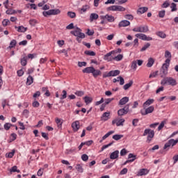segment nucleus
<instances>
[{
    "instance_id": "nucleus-1",
    "label": "nucleus",
    "mask_w": 178,
    "mask_h": 178,
    "mask_svg": "<svg viewBox=\"0 0 178 178\" xmlns=\"http://www.w3.org/2000/svg\"><path fill=\"white\" fill-rule=\"evenodd\" d=\"M161 86H172L175 87V86H177V81L172 77H165L161 81Z\"/></svg>"
},
{
    "instance_id": "nucleus-2",
    "label": "nucleus",
    "mask_w": 178,
    "mask_h": 178,
    "mask_svg": "<svg viewBox=\"0 0 178 178\" xmlns=\"http://www.w3.org/2000/svg\"><path fill=\"white\" fill-rule=\"evenodd\" d=\"M120 74V70H111L109 72H104L103 74V79H106V77H115L116 76H119Z\"/></svg>"
},
{
    "instance_id": "nucleus-3",
    "label": "nucleus",
    "mask_w": 178,
    "mask_h": 178,
    "mask_svg": "<svg viewBox=\"0 0 178 178\" xmlns=\"http://www.w3.org/2000/svg\"><path fill=\"white\" fill-rule=\"evenodd\" d=\"M147 134V141H149V143H151V141H152V138H154V136H155V132L154 131V130L147 129L144 131L143 136H145Z\"/></svg>"
},
{
    "instance_id": "nucleus-4",
    "label": "nucleus",
    "mask_w": 178,
    "mask_h": 178,
    "mask_svg": "<svg viewBox=\"0 0 178 178\" xmlns=\"http://www.w3.org/2000/svg\"><path fill=\"white\" fill-rule=\"evenodd\" d=\"M177 143V139H170L164 145L163 149H166L168 151L169 150V148H170V147H175V145H176Z\"/></svg>"
},
{
    "instance_id": "nucleus-5",
    "label": "nucleus",
    "mask_w": 178,
    "mask_h": 178,
    "mask_svg": "<svg viewBox=\"0 0 178 178\" xmlns=\"http://www.w3.org/2000/svg\"><path fill=\"white\" fill-rule=\"evenodd\" d=\"M169 68V65L163 64L161 68L160 69L159 76L163 79V77H166V74H168V69Z\"/></svg>"
},
{
    "instance_id": "nucleus-6",
    "label": "nucleus",
    "mask_w": 178,
    "mask_h": 178,
    "mask_svg": "<svg viewBox=\"0 0 178 178\" xmlns=\"http://www.w3.org/2000/svg\"><path fill=\"white\" fill-rule=\"evenodd\" d=\"M133 31L135 33H148L149 31V29H148V26H140L137 28H134Z\"/></svg>"
},
{
    "instance_id": "nucleus-7",
    "label": "nucleus",
    "mask_w": 178,
    "mask_h": 178,
    "mask_svg": "<svg viewBox=\"0 0 178 178\" xmlns=\"http://www.w3.org/2000/svg\"><path fill=\"white\" fill-rule=\"evenodd\" d=\"M130 108L129 104H127L123 108H120L118 111V116H124V115H127L129 113V111Z\"/></svg>"
},
{
    "instance_id": "nucleus-8",
    "label": "nucleus",
    "mask_w": 178,
    "mask_h": 178,
    "mask_svg": "<svg viewBox=\"0 0 178 178\" xmlns=\"http://www.w3.org/2000/svg\"><path fill=\"white\" fill-rule=\"evenodd\" d=\"M135 37L140 38V40H143V41H152V38L147 37V35L144 33H137L135 35Z\"/></svg>"
},
{
    "instance_id": "nucleus-9",
    "label": "nucleus",
    "mask_w": 178,
    "mask_h": 178,
    "mask_svg": "<svg viewBox=\"0 0 178 178\" xmlns=\"http://www.w3.org/2000/svg\"><path fill=\"white\" fill-rule=\"evenodd\" d=\"M155 108L153 106H150L149 107L145 108V110H141L140 113L143 116H145L149 113H152L154 112Z\"/></svg>"
},
{
    "instance_id": "nucleus-10",
    "label": "nucleus",
    "mask_w": 178,
    "mask_h": 178,
    "mask_svg": "<svg viewBox=\"0 0 178 178\" xmlns=\"http://www.w3.org/2000/svg\"><path fill=\"white\" fill-rule=\"evenodd\" d=\"M72 128L73 131H74V132L79 131V130L80 129V122L75 121V122H72Z\"/></svg>"
},
{
    "instance_id": "nucleus-11",
    "label": "nucleus",
    "mask_w": 178,
    "mask_h": 178,
    "mask_svg": "<svg viewBox=\"0 0 178 178\" xmlns=\"http://www.w3.org/2000/svg\"><path fill=\"white\" fill-rule=\"evenodd\" d=\"M113 54H115V51H112L107 53L106 55H104V60H107L108 62H111V60L113 59V58H112V55H113Z\"/></svg>"
},
{
    "instance_id": "nucleus-12",
    "label": "nucleus",
    "mask_w": 178,
    "mask_h": 178,
    "mask_svg": "<svg viewBox=\"0 0 178 178\" xmlns=\"http://www.w3.org/2000/svg\"><path fill=\"white\" fill-rule=\"evenodd\" d=\"M100 19L102 20H104V19H106V20H108L110 23L115 22V17L109 15H106L105 16L102 15Z\"/></svg>"
},
{
    "instance_id": "nucleus-13",
    "label": "nucleus",
    "mask_w": 178,
    "mask_h": 178,
    "mask_svg": "<svg viewBox=\"0 0 178 178\" xmlns=\"http://www.w3.org/2000/svg\"><path fill=\"white\" fill-rule=\"evenodd\" d=\"M76 30L75 31H72L70 32L71 34H72V35H74V37H79V35H80V34H84V33L81 32V29L79 27L76 28Z\"/></svg>"
},
{
    "instance_id": "nucleus-14",
    "label": "nucleus",
    "mask_w": 178,
    "mask_h": 178,
    "mask_svg": "<svg viewBox=\"0 0 178 178\" xmlns=\"http://www.w3.org/2000/svg\"><path fill=\"white\" fill-rule=\"evenodd\" d=\"M127 26H130V22L129 20H122L118 24V27H127Z\"/></svg>"
},
{
    "instance_id": "nucleus-15",
    "label": "nucleus",
    "mask_w": 178,
    "mask_h": 178,
    "mask_svg": "<svg viewBox=\"0 0 178 178\" xmlns=\"http://www.w3.org/2000/svg\"><path fill=\"white\" fill-rule=\"evenodd\" d=\"M149 171L145 168H142L139 170L138 172L137 176H145L146 175H148Z\"/></svg>"
},
{
    "instance_id": "nucleus-16",
    "label": "nucleus",
    "mask_w": 178,
    "mask_h": 178,
    "mask_svg": "<svg viewBox=\"0 0 178 178\" xmlns=\"http://www.w3.org/2000/svg\"><path fill=\"white\" fill-rule=\"evenodd\" d=\"M119 158V150H115L110 154V159H118Z\"/></svg>"
},
{
    "instance_id": "nucleus-17",
    "label": "nucleus",
    "mask_w": 178,
    "mask_h": 178,
    "mask_svg": "<svg viewBox=\"0 0 178 178\" xmlns=\"http://www.w3.org/2000/svg\"><path fill=\"white\" fill-rule=\"evenodd\" d=\"M111 115V113L105 112L101 117V120H104V122H106L109 119V116Z\"/></svg>"
},
{
    "instance_id": "nucleus-18",
    "label": "nucleus",
    "mask_w": 178,
    "mask_h": 178,
    "mask_svg": "<svg viewBox=\"0 0 178 178\" xmlns=\"http://www.w3.org/2000/svg\"><path fill=\"white\" fill-rule=\"evenodd\" d=\"M145 12H148L147 7H140L137 10L138 15H143V13H145Z\"/></svg>"
},
{
    "instance_id": "nucleus-19",
    "label": "nucleus",
    "mask_w": 178,
    "mask_h": 178,
    "mask_svg": "<svg viewBox=\"0 0 178 178\" xmlns=\"http://www.w3.org/2000/svg\"><path fill=\"white\" fill-rule=\"evenodd\" d=\"M154 99H148L144 104H143V108L145 109L147 106H149L152 104H154Z\"/></svg>"
},
{
    "instance_id": "nucleus-20",
    "label": "nucleus",
    "mask_w": 178,
    "mask_h": 178,
    "mask_svg": "<svg viewBox=\"0 0 178 178\" xmlns=\"http://www.w3.org/2000/svg\"><path fill=\"white\" fill-rule=\"evenodd\" d=\"M92 74L93 77L96 79L97 76H101V74H102V72L99 70H95V68H93V72H92Z\"/></svg>"
},
{
    "instance_id": "nucleus-21",
    "label": "nucleus",
    "mask_w": 178,
    "mask_h": 178,
    "mask_svg": "<svg viewBox=\"0 0 178 178\" xmlns=\"http://www.w3.org/2000/svg\"><path fill=\"white\" fill-rule=\"evenodd\" d=\"M15 29H17L18 33H26V31H27V27L23 26H19V27L15 26Z\"/></svg>"
},
{
    "instance_id": "nucleus-22",
    "label": "nucleus",
    "mask_w": 178,
    "mask_h": 178,
    "mask_svg": "<svg viewBox=\"0 0 178 178\" xmlns=\"http://www.w3.org/2000/svg\"><path fill=\"white\" fill-rule=\"evenodd\" d=\"M82 72H83V73H88V74L92 73V72H94V67H86L85 69H83L82 70Z\"/></svg>"
},
{
    "instance_id": "nucleus-23",
    "label": "nucleus",
    "mask_w": 178,
    "mask_h": 178,
    "mask_svg": "<svg viewBox=\"0 0 178 178\" xmlns=\"http://www.w3.org/2000/svg\"><path fill=\"white\" fill-rule=\"evenodd\" d=\"M127 102H129V97H124L120 100L119 105H126Z\"/></svg>"
},
{
    "instance_id": "nucleus-24",
    "label": "nucleus",
    "mask_w": 178,
    "mask_h": 178,
    "mask_svg": "<svg viewBox=\"0 0 178 178\" xmlns=\"http://www.w3.org/2000/svg\"><path fill=\"white\" fill-rule=\"evenodd\" d=\"M99 17L98 14L97 13H91L90 15V22H94V20H97Z\"/></svg>"
},
{
    "instance_id": "nucleus-25",
    "label": "nucleus",
    "mask_w": 178,
    "mask_h": 178,
    "mask_svg": "<svg viewBox=\"0 0 178 178\" xmlns=\"http://www.w3.org/2000/svg\"><path fill=\"white\" fill-rule=\"evenodd\" d=\"M33 81H34V79L33 78V76H31V75H29L26 79V86H31Z\"/></svg>"
},
{
    "instance_id": "nucleus-26",
    "label": "nucleus",
    "mask_w": 178,
    "mask_h": 178,
    "mask_svg": "<svg viewBox=\"0 0 178 178\" xmlns=\"http://www.w3.org/2000/svg\"><path fill=\"white\" fill-rule=\"evenodd\" d=\"M155 63V60L152 58H149L148 59V62L147 63V67H152V65Z\"/></svg>"
},
{
    "instance_id": "nucleus-27",
    "label": "nucleus",
    "mask_w": 178,
    "mask_h": 178,
    "mask_svg": "<svg viewBox=\"0 0 178 178\" xmlns=\"http://www.w3.org/2000/svg\"><path fill=\"white\" fill-rule=\"evenodd\" d=\"M83 99L86 105H88V104H91V102H92V98L88 96L84 97Z\"/></svg>"
},
{
    "instance_id": "nucleus-28",
    "label": "nucleus",
    "mask_w": 178,
    "mask_h": 178,
    "mask_svg": "<svg viewBox=\"0 0 178 178\" xmlns=\"http://www.w3.org/2000/svg\"><path fill=\"white\" fill-rule=\"evenodd\" d=\"M86 38V34L80 33V35L76 36V41L80 44L81 42V39Z\"/></svg>"
},
{
    "instance_id": "nucleus-29",
    "label": "nucleus",
    "mask_w": 178,
    "mask_h": 178,
    "mask_svg": "<svg viewBox=\"0 0 178 178\" xmlns=\"http://www.w3.org/2000/svg\"><path fill=\"white\" fill-rule=\"evenodd\" d=\"M85 55H88L89 56H95V51L86 50L84 51Z\"/></svg>"
},
{
    "instance_id": "nucleus-30",
    "label": "nucleus",
    "mask_w": 178,
    "mask_h": 178,
    "mask_svg": "<svg viewBox=\"0 0 178 178\" xmlns=\"http://www.w3.org/2000/svg\"><path fill=\"white\" fill-rule=\"evenodd\" d=\"M133 80L129 81V83H126L124 86L123 88L124 90H129L130 87H131V86H133Z\"/></svg>"
},
{
    "instance_id": "nucleus-31",
    "label": "nucleus",
    "mask_w": 178,
    "mask_h": 178,
    "mask_svg": "<svg viewBox=\"0 0 178 178\" xmlns=\"http://www.w3.org/2000/svg\"><path fill=\"white\" fill-rule=\"evenodd\" d=\"M156 35H158V37H160L161 38H166V34L163 31H158L157 33H156Z\"/></svg>"
},
{
    "instance_id": "nucleus-32",
    "label": "nucleus",
    "mask_w": 178,
    "mask_h": 178,
    "mask_svg": "<svg viewBox=\"0 0 178 178\" xmlns=\"http://www.w3.org/2000/svg\"><path fill=\"white\" fill-rule=\"evenodd\" d=\"M76 169L77 172H79V173H83V172H84V170L83 169V166H81V165L80 164H77L76 165Z\"/></svg>"
},
{
    "instance_id": "nucleus-33",
    "label": "nucleus",
    "mask_w": 178,
    "mask_h": 178,
    "mask_svg": "<svg viewBox=\"0 0 178 178\" xmlns=\"http://www.w3.org/2000/svg\"><path fill=\"white\" fill-rule=\"evenodd\" d=\"M113 60H116V62H119L123 59V56L122 54H118V56L113 58Z\"/></svg>"
},
{
    "instance_id": "nucleus-34",
    "label": "nucleus",
    "mask_w": 178,
    "mask_h": 178,
    "mask_svg": "<svg viewBox=\"0 0 178 178\" xmlns=\"http://www.w3.org/2000/svg\"><path fill=\"white\" fill-rule=\"evenodd\" d=\"M150 47H151V44L147 43L142 47V49H140V52H144V51H147V49H148V48H149Z\"/></svg>"
},
{
    "instance_id": "nucleus-35",
    "label": "nucleus",
    "mask_w": 178,
    "mask_h": 178,
    "mask_svg": "<svg viewBox=\"0 0 178 178\" xmlns=\"http://www.w3.org/2000/svg\"><path fill=\"white\" fill-rule=\"evenodd\" d=\"M124 10H126V8H124L123 6H116L115 12H124Z\"/></svg>"
},
{
    "instance_id": "nucleus-36",
    "label": "nucleus",
    "mask_w": 178,
    "mask_h": 178,
    "mask_svg": "<svg viewBox=\"0 0 178 178\" xmlns=\"http://www.w3.org/2000/svg\"><path fill=\"white\" fill-rule=\"evenodd\" d=\"M10 173H13L15 172H17V173H20V170H17V166L14 165L12 167V168L10 170Z\"/></svg>"
},
{
    "instance_id": "nucleus-37",
    "label": "nucleus",
    "mask_w": 178,
    "mask_h": 178,
    "mask_svg": "<svg viewBox=\"0 0 178 178\" xmlns=\"http://www.w3.org/2000/svg\"><path fill=\"white\" fill-rule=\"evenodd\" d=\"M113 133H115V131H108L102 137V140H106V138H108V137H109V136H111V134H113Z\"/></svg>"
},
{
    "instance_id": "nucleus-38",
    "label": "nucleus",
    "mask_w": 178,
    "mask_h": 178,
    "mask_svg": "<svg viewBox=\"0 0 178 178\" xmlns=\"http://www.w3.org/2000/svg\"><path fill=\"white\" fill-rule=\"evenodd\" d=\"M50 10L51 12V15H59L60 13V10L59 9H51Z\"/></svg>"
},
{
    "instance_id": "nucleus-39",
    "label": "nucleus",
    "mask_w": 178,
    "mask_h": 178,
    "mask_svg": "<svg viewBox=\"0 0 178 178\" xmlns=\"http://www.w3.org/2000/svg\"><path fill=\"white\" fill-rule=\"evenodd\" d=\"M121 138H123V135L115 134L113 136V139L115 140V141H118V140H120Z\"/></svg>"
},
{
    "instance_id": "nucleus-40",
    "label": "nucleus",
    "mask_w": 178,
    "mask_h": 178,
    "mask_svg": "<svg viewBox=\"0 0 178 178\" xmlns=\"http://www.w3.org/2000/svg\"><path fill=\"white\" fill-rule=\"evenodd\" d=\"M67 15L71 19H74V17H76V13L74 12L69 11L67 12Z\"/></svg>"
},
{
    "instance_id": "nucleus-41",
    "label": "nucleus",
    "mask_w": 178,
    "mask_h": 178,
    "mask_svg": "<svg viewBox=\"0 0 178 178\" xmlns=\"http://www.w3.org/2000/svg\"><path fill=\"white\" fill-rule=\"evenodd\" d=\"M125 122V120L124 118H121L119 120H117V126H123L124 123Z\"/></svg>"
},
{
    "instance_id": "nucleus-42",
    "label": "nucleus",
    "mask_w": 178,
    "mask_h": 178,
    "mask_svg": "<svg viewBox=\"0 0 178 178\" xmlns=\"http://www.w3.org/2000/svg\"><path fill=\"white\" fill-rule=\"evenodd\" d=\"M117 81H120V86H123L124 84V79L121 76L117 78Z\"/></svg>"
},
{
    "instance_id": "nucleus-43",
    "label": "nucleus",
    "mask_w": 178,
    "mask_h": 178,
    "mask_svg": "<svg viewBox=\"0 0 178 178\" xmlns=\"http://www.w3.org/2000/svg\"><path fill=\"white\" fill-rule=\"evenodd\" d=\"M2 24L3 27H6V26H9V24H10V21L8 19H4L2 22Z\"/></svg>"
},
{
    "instance_id": "nucleus-44",
    "label": "nucleus",
    "mask_w": 178,
    "mask_h": 178,
    "mask_svg": "<svg viewBox=\"0 0 178 178\" xmlns=\"http://www.w3.org/2000/svg\"><path fill=\"white\" fill-rule=\"evenodd\" d=\"M169 6H170V3L169 2V0H166L161 5V8H169Z\"/></svg>"
},
{
    "instance_id": "nucleus-45",
    "label": "nucleus",
    "mask_w": 178,
    "mask_h": 178,
    "mask_svg": "<svg viewBox=\"0 0 178 178\" xmlns=\"http://www.w3.org/2000/svg\"><path fill=\"white\" fill-rule=\"evenodd\" d=\"M15 149H13L12 152L6 154V158H13L15 155Z\"/></svg>"
},
{
    "instance_id": "nucleus-46",
    "label": "nucleus",
    "mask_w": 178,
    "mask_h": 178,
    "mask_svg": "<svg viewBox=\"0 0 178 178\" xmlns=\"http://www.w3.org/2000/svg\"><path fill=\"white\" fill-rule=\"evenodd\" d=\"M165 124H166V121H162L158 127V131H161V130H162L163 127H165Z\"/></svg>"
},
{
    "instance_id": "nucleus-47",
    "label": "nucleus",
    "mask_w": 178,
    "mask_h": 178,
    "mask_svg": "<svg viewBox=\"0 0 178 178\" xmlns=\"http://www.w3.org/2000/svg\"><path fill=\"white\" fill-rule=\"evenodd\" d=\"M171 12H176L177 10V6L175 3H171Z\"/></svg>"
},
{
    "instance_id": "nucleus-48",
    "label": "nucleus",
    "mask_w": 178,
    "mask_h": 178,
    "mask_svg": "<svg viewBox=\"0 0 178 178\" xmlns=\"http://www.w3.org/2000/svg\"><path fill=\"white\" fill-rule=\"evenodd\" d=\"M21 65L22 66H26L27 65V57H24L21 59Z\"/></svg>"
},
{
    "instance_id": "nucleus-49",
    "label": "nucleus",
    "mask_w": 178,
    "mask_h": 178,
    "mask_svg": "<svg viewBox=\"0 0 178 178\" xmlns=\"http://www.w3.org/2000/svg\"><path fill=\"white\" fill-rule=\"evenodd\" d=\"M42 15L44 17L52 15L51 10H49L48 11H43Z\"/></svg>"
},
{
    "instance_id": "nucleus-50",
    "label": "nucleus",
    "mask_w": 178,
    "mask_h": 178,
    "mask_svg": "<svg viewBox=\"0 0 178 178\" xmlns=\"http://www.w3.org/2000/svg\"><path fill=\"white\" fill-rule=\"evenodd\" d=\"M75 95H77V97H83L84 95V91L83 90H77L74 92Z\"/></svg>"
},
{
    "instance_id": "nucleus-51",
    "label": "nucleus",
    "mask_w": 178,
    "mask_h": 178,
    "mask_svg": "<svg viewBox=\"0 0 178 178\" xmlns=\"http://www.w3.org/2000/svg\"><path fill=\"white\" fill-rule=\"evenodd\" d=\"M16 44H17L16 40H13L10 43L9 48H15V47H16Z\"/></svg>"
},
{
    "instance_id": "nucleus-52",
    "label": "nucleus",
    "mask_w": 178,
    "mask_h": 178,
    "mask_svg": "<svg viewBox=\"0 0 178 178\" xmlns=\"http://www.w3.org/2000/svg\"><path fill=\"white\" fill-rule=\"evenodd\" d=\"M165 13H166V11L165 10H162L159 12V17L161 19L165 17Z\"/></svg>"
},
{
    "instance_id": "nucleus-53",
    "label": "nucleus",
    "mask_w": 178,
    "mask_h": 178,
    "mask_svg": "<svg viewBox=\"0 0 178 178\" xmlns=\"http://www.w3.org/2000/svg\"><path fill=\"white\" fill-rule=\"evenodd\" d=\"M12 126H15V125L10 124L9 122H7L4 124V129L8 131V130H9V129H10V127H12Z\"/></svg>"
},
{
    "instance_id": "nucleus-54",
    "label": "nucleus",
    "mask_w": 178,
    "mask_h": 178,
    "mask_svg": "<svg viewBox=\"0 0 178 178\" xmlns=\"http://www.w3.org/2000/svg\"><path fill=\"white\" fill-rule=\"evenodd\" d=\"M131 67L134 70H136L137 69V61L136 60L132 61Z\"/></svg>"
},
{
    "instance_id": "nucleus-55",
    "label": "nucleus",
    "mask_w": 178,
    "mask_h": 178,
    "mask_svg": "<svg viewBox=\"0 0 178 178\" xmlns=\"http://www.w3.org/2000/svg\"><path fill=\"white\" fill-rule=\"evenodd\" d=\"M90 9V6L85 5L81 8V12H87V10Z\"/></svg>"
},
{
    "instance_id": "nucleus-56",
    "label": "nucleus",
    "mask_w": 178,
    "mask_h": 178,
    "mask_svg": "<svg viewBox=\"0 0 178 178\" xmlns=\"http://www.w3.org/2000/svg\"><path fill=\"white\" fill-rule=\"evenodd\" d=\"M124 19H127V20H133L134 17L132 15L127 14L124 15Z\"/></svg>"
},
{
    "instance_id": "nucleus-57",
    "label": "nucleus",
    "mask_w": 178,
    "mask_h": 178,
    "mask_svg": "<svg viewBox=\"0 0 178 178\" xmlns=\"http://www.w3.org/2000/svg\"><path fill=\"white\" fill-rule=\"evenodd\" d=\"M56 123L58 127H62V121L60 118H56Z\"/></svg>"
},
{
    "instance_id": "nucleus-58",
    "label": "nucleus",
    "mask_w": 178,
    "mask_h": 178,
    "mask_svg": "<svg viewBox=\"0 0 178 178\" xmlns=\"http://www.w3.org/2000/svg\"><path fill=\"white\" fill-rule=\"evenodd\" d=\"M30 113V111H29V110L25 109L22 112V115L25 117V118H29V114Z\"/></svg>"
},
{
    "instance_id": "nucleus-59",
    "label": "nucleus",
    "mask_w": 178,
    "mask_h": 178,
    "mask_svg": "<svg viewBox=\"0 0 178 178\" xmlns=\"http://www.w3.org/2000/svg\"><path fill=\"white\" fill-rule=\"evenodd\" d=\"M125 155H127V150L125 148H124L120 151V156H124Z\"/></svg>"
},
{
    "instance_id": "nucleus-60",
    "label": "nucleus",
    "mask_w": 178,
    "mask_h": 178,
    "mask_svg": "<svg viewBox=\"0 0 178 178\" xmlns=\"http://www.w3.org/2000/svg\"><path fill=\"white\" fill-rule=\"evenodd\" d=\"M67 92H66V90H63V95L60 97V99H65V98H67Z\"/></svg>"
},
{
    "instance_id": "nucleus-61",
    "label": "nucleus",
    "mask_w": 178,
    "mask_h": 178,
    "mask_svg": "<svg viewBox=\"0 0 178 178\" xmlns=\"http://www.w3.org/2000/svg\"><path fill=\"white\" fill-rule=\"evenodd\" d=\"M81 159L82 161H83L84 162H87V161H88V156L86 154H82L81 156Z\"/></svg>"
},
{
    "instance_id": "nucleus-62",
    "label": "nucleus",
    "mask_w": 178,
    "mask_h": 178,
    "mask_svg": "<svg viewBox=\"0 0 178 178\" xmlns=\"http://www.w3.org/2000/svg\"><path fill=\"white\" fill-rule=\"evenodd\" d=\"M138 122H139V120H138V119H137V118L134 119V120H132V126H134V127H136L137 123H138Z\"/></svg>"
},
{
    "instance_id": "nucleus-63",
    "label": "nucleus",
    "mask_w": 178,
    "mask_h": 178,
    "mask_svg": "<svg viewBox=\"0 0 178 178\" xmlns=\"http://www.w3.org/2000/svg\"><path fill=\"white\" fill-rule=\"evenodd\" d=\"M29 24L31 26H35V24H37V20L34 19L29 20Z\"/></svg>"
},
{
    "instance_id": "nucleus-64",
    "label": "nucleus",
    "mask_w": 178,
    "mask_h": 178,
    "mask_svg": "<svg viewBox=\"0 0 178 178\" xmlns=\"http://www.w3.org/2000/svg\"><path fill=\"white\" fill-rule=\"evenodd\" d=\"M37 175L38 176H42V175H44V168L39 169Z\"/></svg>"
}]
</instances>
